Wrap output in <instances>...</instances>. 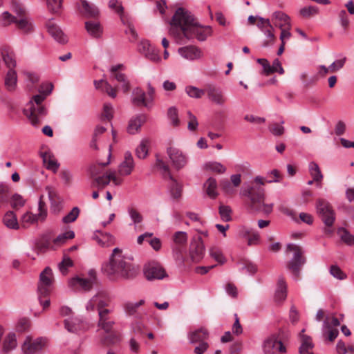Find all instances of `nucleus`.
<instances>
[{
  "instance_id": "obj_14",
  "label": "nucleus",
  "mask_w": 354,
  "mask_h": 354,
  "mask_svg": "<svg viewBox=\"0 0 354 354\" xmlns=\"http://www.w3.org/2000/svg\"><path fill=\"white\" fill-rule=\"evenodd\" d=\"M24 114L28 118L32 125L37 126L40 122L39 117L46 114V109L42 104H34L30 101L24 110Z\"/></svg>"
},
{
  "instance_id": "obj_63",
  "label": "nucleus",
  "mask_w": 354,
  "mask_h": 354,
  "mask_svg": "<svg viewBox=\"0 0 354 354\" xmlns=\"http://www.w3.org/2000/svg\"><path fill=\"white\" fill-rule=\"evenodd\" d=\"M128 213L134 224H138L142 221V216L136 209L129 207Z\"/></svg>"
},
{
  "instance_id": "obj_49",
  "label": "nucleus",
  "mask_w": 354,
  "mask_h": 354,
  "mask_svg": "<svg viewBox=\"0 0 354 354\" xmlns=\"http://www.w3.org/2000/svg\"><path fill=\"white\" fill-rule=\"evenodd\" d=\"M149 141L147 139H143L141 140L140 145L136 149V154L138 158L144 159L148 154V147Z\"/></svg>"
},
{
  "instance_id": "obj_19",
  "label": "nucleus",
  "mask_w": 354,
  "mask_h": 354,
  "mask_svg": "<svg viewBox=\"0 0 354 354\" xmlns=\"http://www.w3.org/2000/svg\"><path fill=\"white\" fill-rule=\"evenodd\" d=\"M205 93L209 100L216 104L222 105L226 100L221 88L214 84L205 85Z\"/></svg>"
},
{
  "instance_id": "obj_55",
  "label": "nucleus",
  "mask_w": 354,
  "mask_h": 354,
  "mask_svg": "<svg viewBox=\"0 0 354 354\" xmlns=\"http://www.w3.org/2000/svg\"><path fill=\"white\" fill-rule=\"evenodd\" d=\"M218 213L223 221L228 222L231 221L232 210L229 206L221 205L218 208Z\"/></svg>"
},
{
  "instance_id": "obj_11",
  "label": "nucleus",
  "mask_w": 354,
  "mask_h": 354,
  "mask_svg": "<svg viewBox=\"0 0 354 354\" xmlns=\"http://www.w3.org/2000/svg\"><path fill=\"white\" fill-rule=\"evenodd\" d=\"M88 278L75 277L69 281V286L76 290L89 291L96 280V272L94 270H90L88 272Z\"/></svg>"
},
{
  "instance_id": "obj_30",
  "label": "nucleus",
  "mask_w": 354,
  "mask_h": 354,
  "mask_svg": "<svg viewBox=\"0 0 354 354\" xmlns=\"http://www.w3.org/2000/svg\"><path fill=\"white\" fill-rule=\"evenodd\" d=\"M93 239L102 247H109L114 244V237L109 233L97 231L93 236Z\"/></svg>"
},
{
  "instance_id": "obj_57",
  "label": "nucleus",
  "mask_w": 354,
  "mask_h": 354,
  "mask_svg": "<svg viewBox=\"0 0 354 354\" xmlns=\"http://www.w3.org/2000/svg\"><path fill=\"white\" fill-rule=\"evenodd\" d=\"M11 9L16 14L17 17L21 18L26 16L25 8L21 3L17 1H12Z\"/></svg>"
},
{
  "instance_id": "obj_23",
  "label": "nucleus",
  "mask_w": 354,
  "mask_h": 354,
  "mask_svg": "<svg viewBox=\"0 0 354 354\" xmlns=\"http://www.w3.org/2000/svg\"><path fill=\"white\" fill-rule=\"evenodd\" d=\"M51 243V234L46 232L40 236L35 242L34 250L37 254L44 252L49 248Z\"/></svg>"
},
{
  "instance_id": "obj_40",
  "label": "nucleus",
  "mask_w": 354,
  "mask_h": 354,
  "mask_svg": "<svg viewBox=\"0 0 354 354\" xmlns=\"http://www.w3.org/2000/svg\"><path fill=\"white\" fill-rule=\"evenodd\" d=\"M3 60L8 68L14 69L16 66V61L12 52L10 51L8 48H3L1 51Z\"/></svg>"
},
{
  "instance_id": "obj_33",
  "label": "nucleus",
  "mask_w": 354,
  "mask_h": 354,
  "mask_svg": "<svg viewBox=\"0 0 354 354\" xmlns=\"http://www.w3.org/2000/svg\"><path fill=\"white\" fill-rule=\"evenodd\" d=\"M257 26L261 30L266 37L270 39L271 41L274 39V35L272 32L273 27L268 19L259 17V22H257Z\"/></svg>"
},
{
  "instance_id": "obj_3",
  "label": "nucleus",
  "mask_w": 354,
  "mask_h": 354,
  "mask_svg": "<svg viewBox=\"0 0 354 354\" xmlns=\"http://www.w3.org/2000/svg\"><path fill=\"white\" fill-rule=\"evenodd\" d=\"M122 253L120 248H114L109 263L104 267V272L110 279H129L133 278L136 274L134 266Z\"/></svg>"
},
{
  "instance_id": "obj_54",
  "label": "nucleus",
  "mask_w": 354,
  "mask_h": 354,
  "mask_svg": "<svg viewBox=\"0 0 354 354\" xmlns=\"http://www.w3.org/2000/svg\"><path fill=\"white\" fill-rule=\"evenodd\" d=\"M338 233L342 241L348 245H354V236L351 234L348 230L344 228H339Z\"/></svg>"
},
{
  "instance_id": "obj_17",
  "label": "nucleus",
  "mask_w": 354,
  "mask_h": 354,
  "mask_svg": "<svg viewBox=\"0 0 354 354\" xmlns=\"http://www.w3.org/2000/svg\"><path fill=\"white\" fill-rule=\"evenodd\" d=\"M45 344L46 339L43 337H38L32 340L30 337H27L21 348L25 354H37L43 349Z\"/></svg>"
},
{
  "instance_id": "obj_42",
  "label": "nucleus",
  "mask_w": 354,
  "mask_h": 354,
  "mask_svg": "<svg viewBox=\"0 0 354 354\" xmlns=\"http://www.w3.org/2000/svg\"><path fill=\"white\" fill-rule=\"evenodd\" d=\"M17 81L16 71L14 69H9L5 78V85L7 89L10 91H14L17 85Z\"/></svg>"
},
{
  "instance_id": "obj_16",
  "label": "nucleus",
  "mask_w": 354,
  "mask_h": 354,
  "mask_svg": "<svg viewBox=\"0 0 354 354\" xmlns=\"http://www.w3.org/2000/svg\"><path fill=\"white\" fill-rule=\"evenodd\" d=\"M205 246L201 236L194 237L189 245V256L193 262H199L204 257Z\"/></svg>"
},
{
  "instance_id": "obj_10",
  "label": "nucleus",
  "mask_w": 354,
  "mask_h": 354,
  "mask_svg": "<svg viewBox=\"0 0 354 354\" xmlns=\"http://www.w3.org/2000/svg\"><path fill=\"white\" fill-rule=\"evenodd\" d=\"M111 299L108 292L100 291L95 295L86 304V309L88 311L94 310L96 308L97 313L104 310H111L108 308Z\"/></svg>"
},
{
  "instance_id": "obj_38",
  "label": "nucleus",
  "mask_w": 354,
  "mask_h": 354,
  "mask_svg": "<svg viewBox=\"0 0 354 354\" xmlns=\"http://www.w3.org/2000/svg\"><path fill=\"white\" fill-rule=\"evenodd\" d=\"M340 325V321L333 315H327L323 322L322 333L323 336L326 335L327 330Z\"/></svg>"
},
{
  "instance_id": "obj_27",
  "label": "nucleus",
  "mask_w": 354,
  "mask_h": 354,
  "mask_svg": "<svg viewBox=\"0 0 354 354\" xmlns=\"http://www.w3.org/2000/svg\"><path fill=\"white\" fill-rule=\"evenodd\" d=\"M147 117L144 114H139L133 117L129 122L127 131L130 134L138 133L142 125L146 122Z\"/></svg>"
},
{
  "instance_id": "obj_60",
  "label": "nucleus",
  "mask_w": 354,
  "mask_h": 354,
  "mask_svg": "<svg viewBox=\"0 0 354 354\" xmlns=\"http://www.w3.org/2000/svg\"><path fill=\"white\" fill-rule=\"evenodd\" d=\"M73 265V261L69 257H66L63 259L62 261L59 263L58 267L63 274H66L68 268L72 267Z\"/></svg>"
},
{
  "instance_id": "obj_58",
  "label": "nucleus",
  "mask_w": 354,
  "mask_h": 354,
  "mask_svg": "<svg viewBox=\"0 0 354 354\" xmlns=\"http://www.w3.org/2000/svg\"><path fill=\"white\" fill-rule=\"evenodd\" d=\"M173 240L177 245H185L187 241V234L185 232L178 231L174 234Z\"/></svg>"
},
{
  "instance_id": "obj_13",
  "label": "nucleus",
  "mask_w": 354,
  "mask_h": 354,
  "mask_svg": "<svg viewBox=\"0 0 354 354\" xmlns=\"http://www.w3.org/2000/svg\"><path fill=\"white\" fill-rule=\"evenodd\" d=\"M167 154L171 162L173 167L177 170L185 167L188 162V156L180 149L175 147H168Z\"/></svg>"
},
{
  "instance_id": "obj_5",
  "label": "nucleus",
  "mask_w": 354,
  "mask_h": 354,
  "mask_svg": "<svg viewBox=\"0 0 354 354\" xmlns=\"http://www.w3.org/2000/svg\"><path fill=\"white\" fill-rule=\"evenodd\" d=\"M287 250L293 252V257L288 262V268L291 270L293 278L297 280L299 277L300 268L306 262L302 257L303 251L299 245L294 243L288 244Z\"/></svg>"
},
{
  "instance_id": "obj_37",
  "label": "nucleus",
  "mask_w": 354,
  "mask_h": 354,
  "mask_svg": "<svg viewBox=\"0 0 354 354\" xmlns=\"http://www.w3.org/2000/svg\"><path fill=\"white\" fill-rule=\"evenodd\" d=\"M305 329L301 331L300 336L301 339V344L299 348L300 354H305L306 353L310 351L314 347V344L312 342V339L310 336L304 335Z\"/></svg>"
},
{
  "instance_id": "obj_59",
  "label": "nucleus",
  "mask_w": 354,
  "mask_h": 354,
  "mask_svg": "<svg viewBox=\"0 0 354 354\" xmlns=\"http://www.w3.org/2000/svg\"><path fill=\"white\" fill-rule=\"evenodd\" d=\"M48 8L52 12L57 13L59 12L63 0H46Z\"/></svg>"
},
{
  "instance_id": "obj_41",
  "label": "nucleus",
  "mask_w": 354,
  "mask_h": 354,
  "mask_svg": "<svg viewBox=\"0 0 354 354\" xmlns=\"http://www.w3.org/2000/svg\"><path fill=\"white\" fill-rule=\"evenodd\" d=\"M17 346L16 335L14 333H10L7 335L3 342V351L8 353L14 350Z\"/></svg>"
},
{
  "instance_id": "obj_9",
  "label": "nucleus",
  "mask_w": 354,
  "mask_h": 354,
  "mask_svg": "<svg viewBox=\"0 0 354 354\" xmlns=\"http://www.w3.org/2000/svg\"><path fill=\"white\" fill-rule=\"evenodd\" d=\"M262 348L265 354L286 353V348L283 345L279 334H272L263 342Z\"/></svg>"
},
{
  "instance_id": "obj_53",
  "label": "nucleus",
  "mask_w": 354,
  "mask_h": 354,
  "mask_svg": "<svg viewBox=\"0 0 354 354\" xmlns=\"http://www.w3.org/2000/svg\"><path fill=\"white\" fill-rule=\"evenodd\" d=\"M125 21L126 24L124 25L127 26V29L124 30V32L129 37V41L134 42L137 39L138 35L133 24L129 22L127 18H125Z\"/></svg>"
},
{
  "instance_id": "obj_32",
  "label": "nucleus",
  "mask_w": 354,
  "mask_h": 354,
  "mask_svg": "<svg viewBox=\"0 0 354 354\" xmlns=\"http://www.w3.org/2000/svg\"><path fill=\"white\" fill-rule=\"evenodd\" d=\"M121 339L122 338L120 333L113 331L112 329L111 332L106 333L102 337L100 342L102 345L109 346L120 343Z\"/></svg>"
},
{
  "instance_id": "obj_51",
  "label": "nucleus",
  "mask_w": 354,
  "mask_h": 354,
  "mask_svg": "<svg viewBox=\"0 0 354 354\" xmlns=\"http://www.w3.org/2000/svg\"><path fill=\"white\" fill-rule=\"evenodd\" d=\"M284 120H281L279 123L273 122L269 124L268 129L270 132L274 136H281L285 132V128L283 126Z\"/></svg>"
},
{
  "instance_id": "obj_35",
  "label": "nucleus",
  "mask_w": 354,
  "mask_h": 354,
  "mask_svg": "<svg viewBox=\"0 0 354 354\" xmlns=\"http://www.w3.org/2000/svg\"><path fill=\"white\" fill-rule=\"evenodd\" d=\"M3 222L10 229L18 230L20 227L17 216L12 211H8L5 214Z\"/></svg>"
},
{
  "instance_id": "obj_12",
  "label": "nucleus",
  "mask_w": 354,
  "mask_h": 354,
  "mask_svg": "<svg viewBox=\"0 0 354 354\" xmlns=\"http://www.w3.org/2000/svg\"><path fill=\"white\" fill-rule=\"evenodd\" d=\"M53 275L52 270L47 267L40 274L37 294L48 297L52 290Z\"/></svg>"
},
{
  "instance_id": "obj_44",
  "label": "nucleus",
  "mask_w": 354,
  "mask_h": 354,
  "mask_svg": "<svg viewBox=\"0 0 354 354\" xmlns=\"http://www.w3.org/2000/svg\"><path fill=\"white\" fill-rule=\"evenodd\" d=\"M273 18L278 20L279 23L276 24L280 29L283 27H288L290 28V17L283 12L276 11L272 15Z\"/></svg>"
},
{
  "instance_id": "obj_56",
  "label": "nucleus",
  "mask_w": 354,
  "mask_h": 354,
  "mask_svg": "<svg viewBox=\"0 0 354 354\" xmlns=\"http://www.w3.org/2000/svg\"><path fill=\"white\" fill-rule=\"evenodd\" d=\"M80 212V209L77 207H74L69 213L63 217V223H70L74 222L78 217Z\"/></svg>"
},
{
  "instance_id": "obj_64",
  "label": "nucleus",
  "mask_w": 354,
  "mask_h": 354,
  "mask_svg": "<svg viewBox=\"0 0 354 354\" xmlns=\"http://www.w3.org/2000/svg\"><path fill=\"white\" fill-rule=\"evenodd\" d=\"M210 255L219 263L223 264L225 262V258L223 257L222 252L216 248H212L209 251Z\"/></svg>"
},
{
  "instance_id": "obj_47",
  "label": "nucleus",
  "mask_w": 354,
  "mask_h": 354,
  "mask_svg": "<svg viewBox=\"0 0 354 354\" xmlns=\"http://www.w3.org/2000/svg\"><path fill=\"white\" fill-rule=\"evenodd\" d=\"M245 240L247 241L249 246L257 245L260 242L259 233L256 230L251 232L245 230Z\"/></svg>"
},
{
  "instance_id": "obj_22",
  "label": "nucleus",
  "mask_w": 354,
  "mask_h": 354,
  "mask_svg": "<svg viewBox=\"0 0 354 354\" xmlns=\"http://www.w3.org/2000/svg\"><path fill=\"white\" fill-rule=\"evenodd\" d=\"M134 168L132 154L129 151L124 153V160L119 165L118 172L122 176L129 175Z\"/></svg>"
},
{
  "instance_id": "obj_36",
  "label": "nucleus",
  "mask_w": 354,
  "mask_h": 354,
  "mask_svg": "<svg viewBox=\"0 0 354 354\" xmlns=\"http://www.w3.org/2000/svg\"><path fill=\"white\" fill-rule=\"evenodd\" d=\"M111 177V172H106L101 176L96 177L94 180L91 182V187H97L98 189H102L110 183Z\"/></svg>"
},
{
  "instance_id": "obj_6",
  "label": "nucleus",
  "mask_w": 354,
  "mask_h": 354,
  "mask_svg": "<svg viewBox=\"0 0 354 354\" xmlns=\"http://www.w3.org/2000/svg\"><path fill=\"white\" fill-rule=\"evenodd\" d=\"M156 167L161 170L165 178H168L171 183L169 184V191L171 196L174 199H178L181 196L182 187L178 182L173 178L170 173L169 167L158 156H156Z\"/></svg>"
},
{
  "instance_id": "obj_48",
  "label": "nucleus",
  "mask_w": 354,
  "mask_h": 354,
  "mask_svg": "<svg viewBox=\"0 0 354 354\" xmlns=\"http://www.w3.org/2000/svg\"><path fill=\"white\" fill-rule=\"evenodd\" d=\"M185 93L192 98L200 99L205 93V87L201 89L194 86H187L185 87Z\"/></svg>"
},
{
  "instance_id": "obj_25",
  "label": "nucleus",
  "mask_w": 354,
  "mask_h": 354,
  "mask_svg": "<svg viewBox=\"0 0 354 354\" xmlns=\"http://www.w3.org/2000/svg\"><path fill=\"white\" fill-rule=\"evenodd\" d=\"M178 53L185 59L188 60H195L199 59L202 53L201 50L193 46L181 47L178 49Z\"/></svg>"
},
{
  "instance_id": "obj_31",
  "label": "nucleus",
  "mask_w": 354,
  "mask_h": 354,
  "mask_svg": "<svg viewBox=\"0 0 354 354\" xmlns=\"http://www.w3.org/2000/svg\"><path fill=\"white\" fill-rule=\"evenodd\" d=\"M132 102L136 106H148L149 99L146 93L140 88H136L132 93Z\"/></svg>"
},
{
  "instance_id": "obj_4",
  "label": "nucleus",
  "mask_w": 354,
  "mask_h": 354,
  "mask_svg": "<svg viewBox=\"0 0 354 354\" xmlns=\"http://www.w3.org/2000/svg\"><path fill=\"white\" fill-rule=\"evenodd\" d=\"M48 215L46 205L40 198L38 203V213L33 214L27 212L24 214L20 219V227L24 229L29 227L30 225L37 223L38 221L44 222Z\"/></svg>"
},
{
  "instance_id": "obj_1",
  "label": "nucleus",
  "mask_w": 354,
  "mask_h": 354,
  "mask_svg": "<svg viewBox=\"0 0 354 354\" xmlns=\"http://www.w3.org/2000/svg\"><path fill=\"white\" fill-rule=\"evenodd\" d=\"M282 177L277 169L268 171L265 178L256 176L253 180L245 183V208L252 214L269 215L273 210V203H265L266 183H279Z\"/></svg>"
},
{
  "instance_id": "obj_18",
  "label": "nucleus",
  "mask_w": 354,
  "mask_h": 354,
  "mask_svg": "<svg viewBox=\"0 0 354 354\" xmlns=\"http://www.w3.org/2000/svg\"><path fill=\"white\" fill-rule=\"evenodd\" d=\"M113 310H104L98 313L97 326L106 333L111 332L115 324V320L111 317Z\"/></svg>"
},
{
  "instance_id": "obj_2",
  "label": "nucleus",
  "mask_w": 354,
  "mask_h": 354,
  "mask_svg": "<svg viewBox=\"0 0 354 354\" xmlns=\"http://www.w3.org/2000/svg\"><path fill=\"white\" fill-rule=\"evenodd\" d=\"M170 24V35L179 39L185 37L189 40L196 37L203 41L211 32L210 27L199 26L193 15L183 8L176 10Z\"/></svg>"
},
{
  "instance_id": "obj_62",
  "label": "nucleus",
  "mask_w": 354,
  "mask_h": 354,
  "mask_svg": "<svg viewBox=\"0 0 354 354\" xmlns=\"http://www.w3.org/2000/svg\"><path fill=\"white\" fill-rule=\"evenodd\" d=\"M10 204L12 208L18 209L24 205L25 201L21 195L15 194L11 198Z\"/></svg>"
},
{
  "instance_id": "obj_29",
  "label": "nucleus",
  "mask_w": 354,
  "mask_h": 354,
  "mask_svg": "<svg viewBox=\"0 0 354 354\" xmlns=\"http://www.w3.org/2000/svg\"><path fill=\"white\" fill-rule=\"evenodd\" d=\"M209 333L205 328H200L188 334V338L191 344L205 342L208 338Z\"/></svg>"
},
{
  "instance_id": "obj_45",
  "label": "nucleus",
  "mask_w": 354,
  "mask_h": 354,
  "mask_svg": "<svg viewBox=\"0 0 354 354\" xmlns=\"http://www.w3.org/2000/svg\"><path fill=\"white\" fill-rule=\"evenodd\" d=\"M111 77L121 84V88L124 93L130 89L129 82L125 74L122 73H111Z\"/></svg>"
},
{
  "instance_id": "obj_34",
  "label": "nucleus",
  "mask_w": 354,
  "mask_h": 354,
  "mask_svg": "<svg viewBox=\"0 0 354 354\" xmlns=\"http://www.w3.org/2000/svg\"><path fill=\"white\" fill-rule=\"evenodd\" d=\"M131 337L142 339L146 335V326L141 322H135L131 325Z\"/></svg>"
},
{
  "instance_id": "obj_21",
  "label": "nucleus",
  "mask_w": 354,
  "mask_h": 354,
  "mask_svg": "<svg viewBox=\"0 0 354 354\" xmlns=\"http://www.w3.org/2000/svg\"><path fill=\"white\" fill-rule=\"evenodd\" d=\"M46 28L48 33L55 41L60 44H65L67 42V37L64 34L60 28L55 24L52 21L47 22Z\"/></svg>"
},
{
  "instance_id": "obj_26",
  "label": "nucleus",
  "mask_w": 354,
  "mask_h": 354,
  "mask_svg": "<svg viewBox=\"0 0 354 354\" xmlns=\"http://www.w3.org/2000/svg\"><path fill=\"white\" fill-rule=\"evenodd\" d=\"M287 297V284L283 277H279L274 292V300L281 304L285 301Z\"/></svg>"
},
{
  "instance_id": "obj_43",
  "label": "nucleus",
  "mask_w": 354,
  "mask_h": 354,
  "mask_svg": "<svg viewBox=\"0 0 354 354\" xmlns=\"http://www.w3.org/2000/svg\"><path fill=\"white\" fill-rule=\"evenodd\" d=\"M44 162L46 165V168L56 172L59 167L57 161L49 153L44 152L41 154Z\"/></svg>"
},
{
  "instance_id": "obj_28",
  "label": "nucleus",
  "mask_w": 354,
  "mask_h": 354,
  "mask_svg": "<svg viewBox=\"0 0 354 354\" xmlns=\"http://www.w3.org/2000/svg\"><path fill=\"white\" fill-rule=\"evenodd\" d=\"M111 146H109V154H108V160L106 162H102V163H97L92 165L89 169H88V174L91 179V180L96 178V177H98L103 174V167H106L110 163V158L111 156Z\"/></svg>"
},
{
  "instance_id": "obj_46",
  "label": "nucleus",
  "mask_w": 354,
  "mask_h": 354,
  "mask_svg": "<svg viewBox=\"0 0 354 354\" xmlns=\"http://www.w3.org/2000/svg\"><path fill=\"white\" fill-rule=\"evenodd\" d=\"M109 7L115 10V12L120 15V20L123 24H126L125 18L124 15V7L118 0H109Z\"/></svg>"
},
{
  "instance_id": "obj_39",
  "label": "nucleus",
  "mask_w": 354,
  "mask_h": 354,
  "mask_svg": "<svg viewBox=\"0 0 354 354\" xmlns=\"http://www.w3.org/2000/svg\"><path fill=\"white\" fill-rule=\"evenodd\" d=\"M204 188L205 189L207 194L211 198L214 199L218 196L217 183L216 179L213 178H209L204 183Z\"/></svg>"
},
{
  "instance_id": "obj_52",
  "label": "nucleus",
  "mask_w": 354,
  "mask_h": 354,
  "mask_svg": "<svg viewBox=\"0 0 354 354\" xmlns=\"http://www.w3.org/2000/svg\"><path fill=\"white\" fill-rule=\"evenodd\" d=\"M75 237V232L72 230H68L66 232L59 234L55 239L53 243L56 245H60L66 242L68 239H72Z\"/></svg>"
},
{
  "instance_id": "obj_20",
  "label": "nucleus",
  "mask_w": 354,
  "mask_h": 354,
  "mask_svg": "<svg viewBox=\"0 0 354 354\" xmlns=\"http://www.w3.org/2000/svg\"><path fill=\"white\" fill-rule=\"evenodd\" d=\"M85 28L88 35L95 39L102 37L104 28L101 23L97 20H89L85 22Z\"/></svg>"
},
{
  "instance_id": "obj_7",
  "label": "nucleus",
  "mask_w": 354,
  "mask_h": 354,
  "mask_svg": "<svg viewBox=\"0 0 354 354\" xmlns=\"http://www.w3.org/2000/svg\"><path fill=\"white\" fill-rule=\"evenodd\" d=\"M12 23H15L17 28L25 34H28L33 30L32 24L26 16L17 19L8 12H4L1 15V25L7 26Z\"/></svg>"
},
{
  "instance_id": "obj_24",
  "label": "nucleus",
  "mask_w": 354,
  "mask_h": 354,
  "mask_svg": "<svg viewBox=\"0 0 354 354\" xmlns=\"http://www.w3.org/2000/svg\"><path fill=\"white\" fill-rule=\"evenodd\" d=\"M81 1V13L87 18L96 19L100 15V10L96 6L89 3L86 0H80Z\"/></svg>"
},
{
  "instance_id": "obj_8",
  "label": "nucleus",
  "mask_w": 354,
  "mask_h": 354,
  "mask_svg": "<svg viewBox=\"0 0 354 354\" xmlns=\"http://www.w3.org/2000/svg\"><path fill=\"white\" fill-rule=\"evenodd\" d=\"M316 209L324 223L328 227L333 226L335 214L330 203L326 199L319 198L316 202Z\"/></svg>"
},
{
  "instance_id": "obj_15",
  "label": "nucleus",
  "mask_w": 354,
  "mask_h": 354,
  "mask_svg": "<svg viewBox=\"0 0 354 354\" xmlns=\"http://www.w3.org/2000/svg\"><path fill=\"white\" fill-rule=\"evenodd\" d=\"M143 272L147 280L162 279L166 276L165 270L156 262H149L144 266Z\"/></svg>"
},
{
  "instance_id": "obj_50",
  "label": "nucleus",
  "mask_w": 354,
  "mask_h": 354,
  "mask_svg": "<svg viewBox=\"0 0 354 354\" xmlns=\"http://www.w3.org/2000/svg\"><path fill=\"white\" fill-rule=\"evenodd\" d=\"M308 168L313 180L317 183L320 182L323 178V175L321 172L319 165L315 162H310L309 163Z\"/></svg>"
},
{
  "instance_id": "obj_61",
  "label": "nucleus",
  "mask_w": 354,
  "mask_h": 354,
  "mask_svg": "<svg viewBox=\"0 0 354 354\" xmlns=\"http://www.w3.org/2000/svg\"><path fill=\"white\" fill-rule=\"evenodd\" d=\"M330 274L335 278L343 280L346 278V274L337 266L333 265L330 268Z\"/></svg>"
}]
</instances>
